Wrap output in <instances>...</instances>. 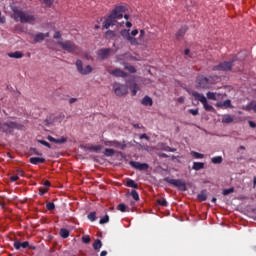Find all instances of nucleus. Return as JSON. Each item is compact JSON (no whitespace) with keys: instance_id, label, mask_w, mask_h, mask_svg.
Returning a JSON list of instances; mask_svg holds the SVG:
<instances>
[{"instance_id":"nucleus-1","label":"nucleus","mask_w":256,"mask_h":256,"mask_svg":"<svg viewBox=\"0 0 256 256\" xmlns=\"http://www.w3.org/2000/svg\"><path fill=\"white\" fill-rule=\"evenodd\" d=\"M125 11H127L125 6H116L106 17L103 23V29H109V27L117 25V21H119V19H123V13H125Z\"/></svg>"},{"instance_id":"nucleus-2","label":"nucleus","mask_w":256,"mask_h":256,"mask_svg":"<svg viewBox=\"0 0 256 256\" xmlns=\"http://www.w3.org/2000/svg\"><path fill=\"white\" fill-rule=\"evenodd\" d=\"M14 19L15 21H20V23H35V16L21 10L14 11Z\"/></svg>"},{"instance_id":"nucleus-3","label":"nucleus","mask_w":256,"mask_h":256,"mask_svg":"<svg viewBox=\"0 0 256 256\" xmlns=\"http://www.w3.org/2000/svg\"><path fill=\"white\" fill-rule=\"evenodd\" d=\"M57 45L62 47L63 51H67V53H79V51H81L79 46H77L75 43H73V41L70 40H59L57 42Z\"/></svg>"},{"instance_id":"nucleus-4","label":"nucleus","mask_w":256,"mask_h":256,"mask_svg":"<svg viewBox=\"0 0 256 256\" xmlns=\"http://www.w3.org/2000/svg\"><path fill=\"white\" fill-rule=\"evenodd\" d=\"M0 129L3 131V133H13V130L18 129L21 130L23 129V124H19L17 122L13 121H8L4 123H0Z\"/></svg>"},{"instance_id":"nucleus-5","label":"nucleus","mask_w":256,"mask_h":256,"mask_svg":"<svg viewBox=\"0 0 256 256\" xmlns=\"http://www.w3.org/2000/svg\"><path fill=\"white\" fill-rule=\"evenodd\" d=\"M196 81L200 89H209V87H211V85L215 83V78L213 76H198Z\"/></svg>"},{"instance_id":"nucleus-6","label":"nucleus","mask_w":256,"mask_h":256,"mask_svg":"<svg viewBox=\"0 0 256 256\" xmlns=\"http://www.w3.org/2000/svg\"><path fill=\"white\" fill-rule=\"evenodd\" d=\"M192 96L194 97V99H196V101H200V103H202L205 111H215V108H213L209 103H207V98L205 97V95L194 91L192 92Z\"/></svg>"},{"instance_id":"nucleus-7","label":"nucleus","mask_w":256,"mask_h":256,"mask_svg":"<svg viewBox=\"0 0 256 256\" xmlns=\"http://www.w3.org/2000/svg\"><path fill=\"white\" fill-rule=\"evenodd\" d=\"M237 61L236 58H233L230 61H224L219 63L216 66H213L212 71H231L233 69V64Z\"/></svg>"},{"instance_id":"nucleus-8","label":"nucleus","mask_w":256,"mask_h":256,"mask_svg":"<svg viewBox=\"0 0 256 256\" xmlns=\"http://www.w3.org/2000/svg\"><path fill=\"white\" fill-rule=\"evenodd\" d=\"M165 183H169V185H173L174 187H177L180 189V191H187V186L185 184V181L181 179H171L169 177L164 178Z\"/></svg>"},{"instance_id":"nucleus-9","label":"nucleus","mask_w":256,"mask_h":256,"mask_svg":"<svg viewBox=\"0 0 256 256\" xmlns=\"http://www.w3.org/2000/svg\"><path fill=\"white\" fill-rule=\"evenodd\" d=\"M76 68L80 75H89L90 73H93V67H91V65H87L83 68V61L81 60L76 61Z\"/></svg>"},{"instance_id":"nucleus-10","label":"nucleus","mask_w":256,"mask_h":256,"mask_svg":"<svg viewBox=\"0 0 256 256\" xmlns=\"http://www.w3.org/2000/svg\"><path fill=\"white\" fill-rule=\"evenodd\" d=\"M104 145H106V147H115L116 149H121L122 151H125V149H127V143L125 141L121 143L117 140H105Z\"/></svg>"},{"instance_id":"nucleus-11","label":"nucleus","mask_w":256,"mask_h":256,"mask_svg":"<svg viewBox=\"0 0 256 256\" xmlns=\"http://www.w3.org/2000/svg\"><path fill=\"white\" fill-rule=\"evenodd\" d=\"M113 89H114V93L115 95H117V97H123V95H127V86L117 83L115 82L113 84Z\"/></svg>"},{"instance_id":"nucleus-12","label":"nucleus","mask_w":256,"mask_h":256,"mask_svg":"<svg viewBox=\"0 0 256 256\" xmlns=\"http://www.w3.org/2000/svg\"><path fill=\"white\" fill-rule=\"evenodd\" d=\"M131 167L137 169L138 171H147L149 169V164L147 163H140L135 161H130Z\"/></svg>"},{"instance_id":"nucleus-13","label":"nucleus","mask_w":256,"mask_h":256,"mask_svg":"<svg viewBox=\"0 0 256 256\" xmlns=\"http://www.w3.org/2000/svg\"><path fill=\"white\" fill-rule=\"evenodd\" d=\"M111 53V49L110 48H103L98 50L97 52V56L98 59H100L101 61L107 59V57H109V54Z\"/></svg>"},{"instance_id":"nucleus-14","label":"nucleus","mask_w":256,"mask_h":256,"mask_svg":"<svg viewBox=\"0 0 256 256\" xmlns=\"http://www.w3.org/2000/svg\"><path fill=\"white\" fill-rule=\"evenodd\" d=\"M127 85L132 93V96L135 97V95H137V91H139V85H137L135 81H127Z\"/></svg>"},{"instance_id":"nucleus-15","label":"nucleus","mask_w":256,"mask_h":256,"mask_svg":"<svg viewBox=\"0 0 256 256\" xmlns=\"http://www.w3.org/2000/svg\"><path fill=\"white\" fill-rule=\"evenodd\" d=\"M29 247V241L20 242L19 240L14 241V249L19 251V249H27Z\"/></svg>"},{"instance_id":"nucleus-16","label":"nucleus","mask_w":256,"mask_h":256,"mask_svg":"<svg viewBox=\"0 0 256 256\" xmlns=\"http://www.w3.org/2000/svg\"><path fill=\"white\" fill-rule=\"evenodd\" d=\"M47 139L50 141V143H56L58 145H63V143H67V138H65V137H61L59 139H56L53 136L48 135Z\"/></svg>"},{"instance_id":"nucleus-17","label":"nucleus","mask_w":256,"mask_h":256,"mask_svg":"<svg viewBox=\"0 0 256 256\" xmlns=\"http://www.w3.org/2000/svg\"><path fill=\"white\" fill-rule=\"evenodd\" d=\"M216 107H219L220 109H233V105H231V100H225L224 102H217Z\"/></svg>"},{"instance_id":"nucleus-18","label":"nucleus","mask_w":256,"mask_h":256,"mask_svg":"<svg viewBox=\"0 0 256 256\" xmlns=\"http://www.w3.org/2000/svg\"><path fill=\"white\" fill-rule=\"evenodd\" d=\"M110 74L113 75L114 77H123V78L127 77V72H125L119 68L112 70L110 72Z\"/></svg>"},{"instance_id":"nucleus-19","label":"nucleus","mask_w":256,"mask_h":256,"mask_svg":"<svg viewBox=\"0 0 256 256\" xmlns=\"http://www.w3.org/2000/svg\"><path fill=\"white\" fill-rule=\"evenodd\" d=\"M29 163L32 165H39V163H45V158L32 157L29 159Z\"/></svg>"},{"instance_id":"nucleus-20","label":"nucleus","mask_w":256,"mask_h":256,"mask_svg":"<svg viewBox=\"0 0 256 256\" xmlns=\"http://www.w3.org/2000/svg\"><path fill=\"white\" fill-rule=\"evenodd\" d=\"M8 57L11 59H22L23 53L21 51L10 52L8 53Z\"/></svg>"},{"instance_id":"nucleus-21","label":"nucleus","mask_w":256,"mask_h":256,"mask_svg":"<svg viewBox=\"0 0 256 256\" xmlns=\"http://www.w3.org/2000/svg\"><path fill=\"white\" fill-rule=\"evenodd\" d=\"M192 169H194V171H201V169H205V163L203 162H194Z\"/></svg>"},{"instance_id":"nucleus-22","label":"nucleus","mask_w":256,"mask_h":256,"mask_svg":"<svg viewBox=\"0 0 256 256\" xmlns=\"http://www.w3.org/2000/svg\"><path fill=\"white\" fill-rule=\"evenodd\" d=\"M142 105H145V106H153V99H151V97L149 96H145L143 99H142Z\"/></svg>"},{"instance_id":"nucleus-23","label":"nucleus","mask_w":256,"mask_h":256,"mask_svg":"<svg viewBox=\"0 0 256 256\" xmlns=\"http://www.w3.org/2000/svg\"><path fill=\"white\" fill-rule=\"evenodd\" d=\"M41 41H45V34L38 33L34 36V43H41Z\"/></svg>"},{"instance_id":"nucleus-24","label":"nucleus","mask_w":256,"mask_h":256,"mask_svg":"<svg viewBox=\"0 0 256 256\" xmlns=\"http://www.w3.org/2000/svg\"><path fill=\"white\" fill-rule=\"evenodd\" d=\"M102 247H103V242H101V240L99 239H96L93 243V249L95 251H99Z\"/></svg>"},{"instance_id":"nucleus-25","label":"nucleus","mask_w":256,"mask_h":256,"mask_svg":"<svg viewBox=\"0 0 256 256\" xmlns=\"http://www.w3.org/2000/svg\"><path fill=\"white\" fill-rule=\"evenodd\" d=\"M197 199L200 201H207V190H202L198 195Z\"/></svg>"},{"instance_id":"nucleus-26","label":"nucleus","mask_w":256,"mask_h":256,"mask_svg":"<svg viewBox=\"0 0 256 256\" xmlns=\"http://www.w3.org/2000/svg\"><path fill=\"white\" fill-rule=\"evenodd\" d=\"M233 121H234L233 116L229 114L224 115L222 118V123L229 124V123H233Z\"/></svg>"},{"instance_id":"nucleus-27","label":"nucleus","mask_w":256,"mask_h":256,"mask_svg":"<svg viewBox=\"0 0 256 256\" xmlns=\"http://www.w3.org/2000/svg\"><path fill=\"white\" fill-rule=\"evenodd\" d=\"M185 33H187V26H182L178 32L176 33V37L177 39H179V37H183V35H185Z\"/></svg>"},{"instance_id":"nucleus-28","label":"nucleus","mask_w":256,"mask_h":256,"mask_svg":"<svg viewBox=\"0 0 256 256\" xmlns=\"http://www.w3.org/2000/svg\"><path fill=\"white\" fill-rule=\"evenodd\" d=\"M127 187H132L133 189H139V184L135 182V180L129 179L126 183Z\"/></svg>"},{"instance_id":"nucleus-29","label":"nucleus","mask_w":256,"mask_h":256,"mask_svg":"<svg viewBox=\"0 0 256 256\" xmlns=\"http://www.w3.org/2000/svg\"><path fill=\"white\" fill-rule=\"evenodd\" d=\"M211 161L214 163V165H221V163H223V157L215 156L211 159Z\"/></svg>"},{"instance_id":"nucleus-30","label":"nucleus","mask_w":256,"mask_h":256,"mask_svg":"<svg viewBox=\"0 0 256 256\" xmlns=\"http://www.w3.org/2000/svg\"><path fill=\"white\" fill-rule=\"evenodd\" d=\"M104 155L105 157H113V155H115V150L111 148H106L104 150Z\"/></svg>"},{"instance_id":"nucleus-31","label":"nucleus","mask_w":256,"mask_h":256,"mask_svg":"<svg viewBox=\"0 0 256 256\" xmlns=\"http://www.w3.org/2000/svg\"><path fill=\"white\" fill-rule=\"evenodd\" d=\"M130 30H127V29H123L121 30L120 32V35H122V37L124 39H126V41L128 40L129 37H131V34L129 33Z\"/></svg>"},{"instance_id":"nucleus-32","label":"nucleus","mask_w":256,"mask_h":256,"mask_svg":"<svg viewBox=\"0 0 256 256\" xmlns=\"http://www.w3.org/2000/svg\"><path fill=\"white\" fill-rule=\"evenodd\" d=\"M60 237L67 239V237H69V230L65 228L60 229Z\"/></svg>"},{"instance_id":"nucleus-33","label":"nucleus","mask_w":256,"mask_h":256,"mask_svg":"<svg viewBox=\"0 0 256 256\" xmlns=\"http://www.w3.org/2000/svg\"><path fill=\"white\" fill-rule=\"evenodd\" d=\"M103 149V146L101 145H96V146H90L89 151H95V153H99Z\"/></svg>"},{"instance_id":"nucleus-34","label":"nucleus","mask_w":256,"mask_h":256,"mask_svg":"<svg viewBox=\"0 0 256 256\" xmlns=\"http://www.w3.org/2000/svg\"><path fill=\"white\" fill-rule=\"evenodd\" d=\"M124 69H127V71H129L130 73H137V69H135L134 66L130 64H126L124 66Z\"/></svg>"},{"instance_id":"nucleus-35","label":"nucleus","mask_w":256,"mask_h":256,"mask_svg":"<svg viewBox=\"0 0 256 256\" xmlns=\"http://www.w3.org/2000/svg\"><path fill=\"white\" fill-rule=\"evenodd\" d=\"M191 155L192 157H194V159H203V157H205V155L195 151H192Z\"/></svg>"},{"instance_id":"nucleus-36","label":"nucleus","mask_w":256,"mask_h":256,"mask_svg":"<svg viewBox=\"0 0 256 256\" xmlns=\"http://www.w3.org/2000/svg\"><path fill=\"white\" fill-rule=\"evenodd\" d=\"M207 99H211L212 101H217V96L215 95V92H207Z\"/></svg>"},{"instance_id":"nucleus-37","label":"nucleus","mask_w":256,"mask_h":256,"mask_svg":"<svg viewBox=\"0 0 256 256\" xmlns=\"http://www.w3.org/2000/svg\"><path fill=\"white\" fill-rule=\"evenodd\" d=\"M126 41H129V43H131L132 45H139V41H137L136 38L133 36H129Z\"/></svg>"},{"instance_id":"nucleus-38","label":"nucleus","mask_w":256,"mask_h":256,"mask_svg":"<svg viewBox=\"0 0 256 256\" xmlns=\"http://www.w3.org/2000/svg\"><path fill=\"white\" fill-rule=\"evenodd\" d=\"M130 195L134 201H139V193L136 190H132Z\"/></svg>"},{"instance_id":"nucleus-39","label":"nucleus","mask_w":256,"mask_h":256,"mask_svg":"<svg viewBox=\"0 0 256 256\" xmlns=\"http://www.w3.org/2000/svg\"><path fill=\"white\" fill-rule=\"evenodd\" d=\"M88 219L89 221H97V213L96 212H91L89 215H88Z\"/></svg>"},{"instance_id":"nucleus-40","label":"nucleus","mask_w":256,"mask_h":256,"mask_svg":"<svg viewBox=\"0 0 256 256\" xmlns=\"http://www.w3.org/2000/svg\"><path fill=\"white\" fill-rule=\"evenodd\" d=\"M115 37V31L108 30L106 32V39H113Z\"/></svg>"},{"instance_id":"nucleus-41","label":"nucleus","mask_w":256,"mask_h":256,"mask_svg":"<svg viewBox=\"0 0 256 256\" xmlns=\"http://www.w3.org/2000/svg\"><path fill=\"white\" fill-rule=\"evenodd\" d=\"M46 209H48V211H53V210H55V203H53V202H47V203H46Z\"/></svg>"},{"instance_id":"nucleus-42","label":"nucleus","mask_w":256,"mask_h":256,"mask_svg":"<svg viewBox=\"0 0 256 256\" xmlns=\"http://www.w3.org/2000/svg\"><path fill=\"white\" fill-rule=\"evenodd\" d=\"M40 1L45 5V7H51L55 0H40Z\"/></svg>"},{"instance_id":"nucleus-43","label":"nucleus","mask_w":256,"mask_h":256,"mask_svg":"<svg viewBox=\"0 0 256 256\" xmlns=\"http://www.w3.org/2000/svg\"><path fill=\"white\" fill-rule=\"evenodd\" d=\"M158 205H161V207H167L168 203L165 198L157 200Z\"/></svg>"},{"instance_id":"nucleus-44","label":"nucleus","mask_w":256,"mask_h":256,"mask_svg":"<svg viewBox=\"0 0 256 256\" xmlns=\"http://www.w3.org/2000/svg\"><path fill=\"white\" fill-rule=\"evenodd\" d=\"M118 211H121V213H125L127 211V206L123 203L119 204L117 207Z\"/></svg>"},{"instance_id":"nucleus-45","label":"nucleus","mask_w":256,"mask_h":256,"mask_svg":"<svg viewBox=\"0 0 256 256\" xmlns=\"http://www.w3.org/2000/svg\"><path fill=\"white\" fill-rule=\"evenodd\" d=\"M82 243H85L86 245H89L91 243V237L89 235H85L82 237Z\"/></svg>"},{"instance_id":"nucleus-46","label":"nucleus","mask_w":256,"mask_h":256,"mask_svg":"<svg viewBox=\"0 0 256 256\" xmlns=\"http://www.w3.org/2000/svg\"><path fill=\"white\" fill-rule=\"evenodd\" d=\"M37 143H40V145H44V147H48V149H51V144L45 140H37Z\"/></svg>"},{"instance_id":"nucleus-47","label":"nucleus","mask_w":256,"mask_h":256,"mask_svg":"<svg viewBox=\"0 0 256 256\" xmlns=\"http://www.w3.org/2000/svg\"><path fill=\"white\" fill-rule=\"evenodd\" d=\"M104 223H109V215H105L100 219V225H104Z\"/></svg>"},{"instance_id":"nucleus-48","label":"nucleus","mask_w":256,"mask_h":256,"mask_svg":"<svg viewBox=\"0 0 256 256\" xmlns=\"http://www.w3.org/2000/svg\"><path fill=\"white\" fill-rule=\"evenodd\" d=\"M235 191V188H229L223 190V195H231Z\"/></svg>"},{"instance_id":"nucleus-49","label":"nucleus","mask_w":256,"mask_h":256,"mask_svg":"<svg viewBox=\"0 0 256 256\" xmlns=\"http://www.w3.org/2000/svg\"><path fill=\"white\" fill-rule=\"evenodd\" d=\"M244 111H252L253 110V102L243 107Z\"/></svg>"},{"instance_id":"nucleus-50","label":"nucleus","mask_w":256,"mask_h":256,"mask_svg":"<svg viewBox=\"0 0 256 256\" xmlns=\"http://www.w3.org/2000/svg\"><path fill=\"white\" fill-rule=\"evenodd\" d=\"M48 191H49L48 188L41 187L39 188V195H45V193H47Z\"/></svg>"},{"instance_id":"nucleus-51","label":"nucleus","mask_w":256,"mask_h":256,"mask_svg":"<svg viewBox=\"0 0 256 256\" xmlns=\"http://www.w3.org/2000/svg\"><path fill=\"white\" fill-rule=\"evenodd\" d=\"M16 176L18 177H24L25 176V171L21 170V169H17L16 170Z\"/></svg>"},{"instance_id":"nucleus-52","label":"nucleus","mask_w":256,"mask_h":256,"mask_svg":"<svg viewBox=\"0 0 256 256\" xmlns=\"http://www.w3.org/2000/svg\"><path fill=\"white\" fill-rule=\"evenodd\" d=\"M189 113L191 115L197 116V115H199V109H190Z\"/></svg>"},{"instance_id":"nucleus-53","label":"nucleus","mask_w":256,"mask_h":256,"mask_svg":"<svg viewBox=\"0 0 256 256\" xmlns=\"http://www.w3.org/2000/svg\"><path fill=\"white\" fill-rule=\"evenodd\" d=\"M30 151H31V153H33L34 155H42L41 153H39V150H37V148H31Z\"/></svg>"},{"instance_id":"nucleus-54","label":"nucleus","mask_w":256,"mask_h":256,"mask_svg":"<svg viewBox=\"0 0 256 256\" xmlns=\"http://www.w3.org/2000/svg\"><path fill=\"white\" fill-rule=\"evenodd\" d=\"M143 37H145V30H140L139 41H143Z\"/></svg>"},{"instance_id":"nucleus-55","label":"nucleus","mask_w":256,"mask_h":256,"mask_svg":"<svg viewBox=\"0 0 256 256\" xmlns=\"http://www.w3.org/2000/svg\"><path fill=\"white\" fill-rule=\"evenodd\" d=\"M10 181H12V183H15V181H19V176H17V175L11 176Z\"/></svg>"},{"instance_id":"nucleus-56","label":"nucleus","mask_w":256,"mask_h":256,"mask_svg":"<svg viewBox=\"0 0 256 256\" xmlns=\"http://www.w3.org/2000/svg\"><path fill=\"white\" fill-rule=\"evenodd\" d=\"M51 187V182L49 180H46L44 182V188L49 189Z\"/></svg>"},{"instance_id":"nucleus-57","label":"nucleus","mask_w":256,"mask_h":256,"mask_svg":"<svg viewBox=\"0 0 256 256\" xmlns=\"http://www.w3.org/2000/svg\"><path fill=\"white\" fill-rule=\"evenodd\" d=\"M54 39H61V32L56 31V32L54 33Z\"/></svg>"},{"instance_id":"nucleus-58","label":"nucleus","mask_w":256,"mask_h":256,"mask_svg":"<svg viewBox=\"0 0 256 256\" xmlns=\"http://www.w3.org/2000/svg\"><path fill=\"white\" fill-rule=\"evenodd\" d=\"M140 139H146V141H149V136H147V134H141Z\"/></svg>"},{"instance_id":"nucleus-59","label":"nucleus","mask_w":256,"mask_h":256,"mask_svg":"<svg viewBox=\"0 0 256 256\" xmlns=\"http://www.w3.org/2000/svg\"><path fill=\"white\" fill-rule=\"evenodd\" d=\"M248 123H249V126H250L252 129H255V127H256V123H255V122L249 121Z\"/></svg>"},{"instance_id":"nucleus-60","label":"nucleus","mask_w":256,"mask_h":256,"mask_svg":"<svg viewBox=\"0 0 256 256\" xmlns=\"http://www.w3.org/2000/svg\"><path fill=\"white\" fill-rule=\"evenodd\" d=\"M131 35L135 37L136 35H139V30L135 29L131 32Z\"/></svg>"},{"instance_id":"nucleus-61","label":"nucleus","mask_w":256,"mask_h":256,"mask_svg":"<svg viewBox=\"0 0 256 256\" xmlns=\"http://www.w3.org/2000/svg\"><path fill=\"white\" fill-rule=\"evenodd\" d=\"M159 157H161L162 159H167V157H169V155H167L165 153H160Z\"/></svg>"},{"instance_id":"nucleus-62","label":"nucleus","mask_w":256,"mask_h":256,"mask_svg":"<svg viewBox=\"0 0 256 256\" xmlns=\"http://www.w3.org/2000/svg\"><path fill=\"white\" fill-rule=\"evenodd\" d=\"M177 101L178 103H185V97H179Z\"/></svg>"},{"instance_id":"nucleus-63","label":"nucleus","mask_w":256,"mask_h":256,"mask_svg":"<svg viewBox=\"0 0 256 256\" xmlns=\"http://www.w3.org/2000/svg\"><path fill=\"white\" fill-rule=\"evenodd\" d=\"M0 23L1 24L5 23V17L1 16V12H0Z\"/></svg>"},{"instance_id":"nucleus-64","label":"nucleus","mask_w":256,"mask_h":256,"mask_svg":"<svg viewBox=\"0 0 256 256\" xmlns=\"http://www.w3.org/2000/svg\"><path fill=\"white\" fill-rule=\"evenodd\" d=\"M100 256H107V251H106V250H103V251L100 253Z\"/></svg>"}]
</instances>
